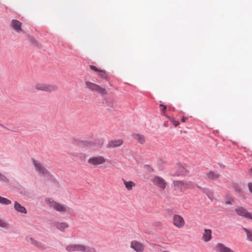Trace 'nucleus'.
I'll use <instances>...</instances> for the list:
<instances>
[{
    "label": "nucleus",
    "mask_w": 252,
    "mask_h": 252,
    "mask_svg": "<svg viewBox=\"0 0 252 252\" xmlns=\"http://www.w3.org/2000/svg\"><path fill=\"white\" fill-rule=\"evenodd\" d=\"M76 143L80 147L97 149L100 148L102 147L104 143V140L102 138H98L95 140L94 142L91 141L77 140Z\"/></svg>",
    "instance_id": "f257e3e1"
},
{
    "label": "nucleus",
    "mask_w": 252,
    "mask_h": 252,
    "mask_svg": "<svg viewBox=\"0 0 252 252\" xmlns=\"http://www.w3.org/2000/svg\"><path fill=\"white\" fill-rule=\"evenodd\" d=\"M85 84L86 88L92 91L96 92L102 96L107 94L106 89L101 87L98 85L89 81H86Z\"/></svg>",
    "instance_id": "f03ea898"
},
{
    "label": "nucleus",
    "mask_w": 252,
    "mask_h": 252,
    "mask_svg": "<svg viewBox=\"0 0 252 252\" xmlns=\"http://www.w3.org/2000/svg\"><path fill=\"white\" fill-rule=\"evenodd\" d=\"M46 201L50 207H53L57 211L65 212L66 211L65 205L60 204L51 198L46 199Z\"/></svg>",
    "instance_id": "7ed1b4c3"
},
{
    "label": "nucleus",
    "mask_w": 252,
    "mask_h": 252,
    "mask_svg": "<svg viewBox=\"0 0 252 252\" xmlns=\"http://www.w3.org/2000/svg\"><path fill=\"white\" fill-rule=\"evenodd\" d=\"M186 164L178 163L176 170L175 173H171V175L173 176H185L189 170L186 168Z\"/></svg>",
    "instance_id": "20e7f679"
},
{
    "label": "nucleus",
    "mask_w": 252,
    "mask_h": 252,
    "mask_svg": "<svg viewBox=\"0 0 252 252\" xmlns=\"http://www.w3.org/2000/svg\"><path fill=\"white\" fill-rule=\"evenodd\" d=\"M35 88L39 91L52 92L56 91L58 87L56 85L37 83L36 84Z\"/></svg>",
    "instance_id": "39448f33"
},
{
    "label": "nucleus",
    "mask_w": 252,
    "mask_h": 252,
    "mask_svg": "<svg viewBox=\"0 0 252 252\" xmlns=\"http://www.w3.org/2000/svg\"><path fill=\"white\" fill-rule=\"evenodd\" d=\"M32 160L36 171L44 176H47L50 175L49 172L40 163H38L35 159L32 158Z\"/></svg>",
    "instance_id": "423d86ee"
},
{
    "label": "nucleus",
    "mask_w": 252,
    "mask_h": 252,
    "mask_svg": "<svg viewBox=\"0 0 252 252\" xmlns=\"http://www.w3.org/2000/svg\"><path fill=\"white\" fill-rule=\"evenodd\" d=\"M32 160L36 171L44 176H47L50 175L49 172L40 163H38L35 159L32 158Z\"/></svg>",
    "instance_id": "0eeeda50"
},
{
    "label": "nucleus",
    "mask_w": 252,
    "mask_h": 252,
    "mask_svg": "<svg viewBox=\"0 0 252 252\" xmlns=\"http://www.w3.org/2000/svg\"><path fill=\"white\" fill-rule=\"evenodd\" d=\"M235 212L240 216L252 220V214L243 207H239L235 209Z\"/></svg>",
    "instance_id": "6e6552de"
},
{
    "label": "nucleus",
    "mask_w": 252,
    "mask_h": 252,
    "mask_svg": "<svg viewBox=\"0 0 252 252\" xmlns=\"http://www.w3.org/2000/svg\"><path fill=\"white\" fill-rule=\"evenodd\" d=\"M10 26L17 33L24 32L23 29L22 28V23L17 20H12L10 23Z\"/></svg>",
    "instance_id": "1a4fd4ad"
},
{
    "label": "nucleus",
    "mask_w": 252,
    "mask_h": 252,
    "mask_svg": "<svg viewBox=\"0 0 252 252\" xmlns=\"http://www.w3.org/2000/svg\"><path fill=\"white\" fill-rule=\"evenodd\" d=\"M106 161L102 156L93 157L88 159V162L94 165H97L103 163Z\"/></svg>",
    "instance_id": "9d476101"
},
{
    "label": "nucleus",
    "mask_w": 252,
    "mask_h": 252,
    "mask_svg": "<svg viewBox=\"0 0 252 252\" xmlns=\"http://www.w3.org/2000/svg\"><path fill=\"white\" fill-rule=\"evenodd\" d=\"M152 182L154 183L155 185L158 186L159 188L164 189L166 188V182L161 177L159 176H155L153 179Z\"/></svg>",
    "instance_id": "9b49d317"
},
{
    "label": "nucleus",
    "mask_w": 252,
    "mask_h": 252,
    "mask_svg": "<svg viewBox=\"0 0 252 252\" xmlns=\"http://www.w3.org/2000/svg\"><path fill=\"white\" fill-rule=\"evenodd\" d=\"M65 249L68 252L73 251H85V246L82 245H69L66 247Z\"/></svg>",
    "instance_id": "f8f14e48"
},
{
    "label": "nucleus",
    "mask_w": 252,
    "mask_h": 252,
    "mask_svg": "<svg viewBox=\"0 0 252 252\" xmlns=\"http://www.w3.org/2000/svg\"><path fill=\"white\" fill-rule=\"evenodd\" d=\"M173 224L178 228L182 227L185 224V221L182 217L179 215L173 216Z\"/></svg>",
    "instance_id": "ddd939ff"
},
{
    "label": "nucleus",
    "mask_w": 252,
    "mask_h": 252,
    "mask_svg": "<svg viewBox=\"0 0 252 252\" xmlns=\"http://www.w3.org/2000/svg\"><path fill=\"white\" fill-rule=\"evenodd\" d=\"M130 247L136 252H142L144 250L143 244L136 241H131Z\"/></svg>",
    "instance_id": "4468645a"
},
{
    "label": "nucleus",
    "mask_w": 252,
    "mask_h": 252,
    "mask_svg": "<svg viewBox=\"0 0 252 252\" xmlns=\"http://www.w3.org/2000/svg\"><path fill=\"white\" fill-rule=\"evenodd\" d=\"M220 176V174L217 172L211 171L206 174L205 178L207 180L215 181L217 180Z\"/></svg>",
    "instance_id": "2eb2a0df"
},
{
    "label": "nucleus",
    "mask_w": 252,
    "mask_h": 252,
    "mask_svg": "<svg viewBox=\"0 0 252 252\" xmlns=\"http://www.w3.org/2000/svg\"><path fill=\"white\" fill-rule=\"evenodd\" d=\"M123 140L121 139H119L118 140H112L108 142L107 147L108 148L118 147L122 145L123 144Z\"/></svg>",
    "instance_id": "dca6fc26"
},
{
    "label": "nucleus",
    "mask_w": 252,
    "mask_h": 252,
    "mask_svg": "<svg viewBox=\"0 0 252 252\" xmlns=\"http://www.w3.org/2000/svg\"><path fill=\"white\" fill-rule=\"evenodd\" d=\"M14 208L17 212L25 214L27 213V211L26 208L24 206L21 205L17 201H15Z\"/></svg>",
    "instance_id": "f3484780"
},
{
    "label": "nucleus",
    "mask_w": 252,
    "mask_h": 252,
    "mask_svg": "<svg viewBox=\"0 0 252 252\" xmlns=\"http://www.w3.org/2000/svg\"><path fill=\"white\" fill-rule=\"evenodd\" d=\"M212 238V231L210 229H205L202 239L204 242H208Z\"/></svg>",
    "instance_id": "a211bd4d"
},
{
    "label": "nucleus",
    "mask_w": 252,
    "mask_h": 252,
    "mask_svg": "<svg viewBox=\"0 0 252 252\" xmlns=\"http://www.w3.org/2000/svg\"><path fill=\"white\" fill-rule=\"evenodd\" d=\"M218 251L219 252H233L230 248L225 246L222 243H218L216 245Z\"/></svg>",
    "instance_id": "6ab92c4d"
},
{
    "label": "nucleus",
    "mask_w": 252,
    "mask_h": 252,
    "mask_svg": "<svg viewBox=\"0 0 252 252\" xmlns=\"http://www.w3.org/2000/svg\"><path fill=\"white\" fill-rule=\"evenodd\" d=\"M174 186L175 188L178 189L182 190V186L185 185L187 187H189L190 184L189 183H187L182 181H173Z\"/></svg>",
    "instance_id": "aec40b11"
},
{
    "label": "nucleus",
    "mask_w": 252,
    "mask_h": 252,
    "mask_svg": "<svg viewBox=\"0 0 252 252\" xmlns=\"http://www.w3.org/2000/svg\"><path fill=\"white\" fill-rule=\"evenodd\" d=\"M131 136L135 140H137L140 144H142L145 142L144 136L140 134L133 133Z\"/></svg>",
    "instance_id": "412c9836"
},
{
    "label": "nucleus",
    "mask_w": 252,
    "mask_h": 252,
    "mask_svg": "<svg viewBox=\"0 0 252 252\" xmlns=\"http://www.w3.org/2000/svg\"><path fill=\"white\" fill-rule=\"evenodd\" d=\"M55 226H56L57 228L63 232L64 231L65 228L68 227V225L65 222H56L55 224Z\"/></svg>",
    "instance_id": "4be33fe9"
},
{
    "label": "nucleus",
    "mask_w": 252,
    "mask_h": 252,
    "mask_svg": "<svg viewBox=\"0 0 252 252\" xmlns=\"http://www.w3.org/2000/svg\"><path fill=\"white\" fill-rule=\"evenodd\" d=\"M233 189L240 195L243 193V190L240 186L237 183H233L232 184Z\"/></svg>",
    "instance_id": "5701e85b"
},
{
    "label": "nucleus",
    "mask_w": 252,
    "mask_h": 252,
    "mask_svg": "<svg viewBox=\"0 0 252 252\" xmlns=\"http://www.w3.org/2000/svg\"><path fill=\"white\" fill-rule=\"evenodd\" d=\"M98 73V76H99L103 79H104L106 81H108V79L107 77V75L108 74V72H107L104 70L100 69V71Z\"/></svg>",
    "instance_id": "b1692460"
},
{
    "label": "nucleus",
    "mask_w": 252,
    "mask_h": 252,
    "mask_svg": "<svg viewBox=\"0 0 252 252\" xmlns=\"http://www.w3.org/2000/svg\"><path fill=\"white\" fill-rule=\"evenodd\" d=\"M124 182L126 188L129 190H131L132 189V187L135 186V184L132 181H126L124 180Z\"/></svg>",
    "instance_id": "393cba45"
},
{
    "label": "nucleus",
    "mask_w": 252,
    "mask_h": 252,
    "mask_svg": "<svg viewBox=\"0 0 252 252\" xmlns=\"http://www.w3.org/2000/svg\"><path fill=\"white\" fill-rule=\"evenodd\" d=\"M0 203L2 205H8L11 203V201L6 198L0 196Z\"/></svg>",
    "instance_id": "a878e982"
},
{
    "label": "nucleus",
    "mask_w": 252,
    "mask_h": 252,
    "mask_svg": "<svg viewBox=\"0 0 252 252\" xmlns=\"http://www.w3.org/2000/svg\"><path fill=\"white\" fill-rule=\"evenodd\" d=\"M30 239L32 244L37 247V248H42L43 244L41 242H38L32 238H31Z\"/></svg>",
    "instance_id": "bb28decb"
},
{
    "label": "nucleus",
    "mask_w": 252,
    "mask_h": 252,
    "mask_svg": "<svg viewBox=\"0 0 252 252\" xmlns=\"http://www.w3.org/2000/svg\"><path fill=\"white\" fill-rule=\"evenodd\" d=\"M0 181L7 183L9 180L5 175L0 173Z\"/></svg>",
    "instance_id": "cd10ccee"
},
{
    "label": "nucleus",
    "mask_w": 252,
    "mask_h": 252,
    "mask_svg": "<svg viewBox=\"0 0 252 252\" xmlns=\"http://www.w3.org/2000/svg\"><path fill=\"white\" fill-rule=\"evenodd\" d=\"M205 193L207 195V196L210 199H211V200H213V193L211 190L208 189L207 191Z\"/></svg>",
    "instance_id": "c85d7f7f"
},
{
    "label": "nucleus",
    "mask_w": 252,
    "mask_h": 252,
    "mask_svg": "<svg viewBox=\"0 0 252 252\" xmlns=\"http://www.w3.org/2000/svg\"><path fill=\"white\" fill-rule=\"evenodd\" d=\"M247 240L250 241H252V230H250L248 233H247Z\"/></svg>",
    "instance_id": "c756f323"
},
{
    "label": "nucleus",
    "mask_w": 252,
    "mask_h": 252,
    "mask_svg": "<svg viewBox=\"0 0 252 252\" xmlns=\"http://www.w3.org/2000/svg\"><path fill=\"white\" fill-rule=\"evenodd\" d=\"M160 107H162V109L161 110L162 113H164L165 111L167 109V105L163 104V103H161L159 104Z\"/></svg>",
    "instance_id": "7c9ffc66"
},
{
    "label": "nucleus",
    "mask_w": 252,
    "mask_h": 252,
    "mask_svg": "<svg viewBox=\"0 0 252 252\" xmlns=\"http://www.w3.org/2000/svg\"><path fill=\"white\" fill-rule=\"evenodd\" d=\"M164 116L166 118L169 119V120L173 124L174 122L175 121V119L174 117L169 116L168 115H167L166 114H164Z\"/></svg>",
    "instance_id": "2f4dec72"
},
{
    "label": "nucleus",
    "mask_w": 252,
    "mask_h": 252,
    "mask_svg": "<svg viewBox=\"0 0 252 252\" xmlns=\"http://www.w3.org/2000/svg\"><path fill=\"white\" fill-rule=\"evenodd\" d=\"M7 224L3 220L0 219V226L5 228L7 227Z\"/></svg>",
    "instance_id": "473e14b6"
},
{
    "label": "nucleus",
    "mask_w": 252,
    "mask_h": 252,
    "mask_svg": "<svg viewBox=\"0 0 252 252\" xmlns=\"http://www.w3.org/2000/svg\"><path fill=\"white\" fill-rule=\"evenodd\" d=\"M90 68L92 69V70H94V71L95 72H99L100 71V69L99 68L96 67L94 65H90Z\"/></svg>",
    "instance_id": "72a5a7b5"
},
{
    "label": "nucleus",
    "mask_w": 252,
    "mask_h": 252,
    "mask_svg": "<svg viewBox=\"0 0 252 252\" xmlns=\"http://www.w3.org/2000/svg\"><path fill=\"white\" fill-rule=\"evenodd\" d=\"M248 187L250 192L252 193V183L250 182L248 184Z\"/></svg>",
    "instance_id": "f704fd0d"
},
{
    "label": "nucleus",
    "mask_w": 252,
    "mask_h": 252,
    "mask_svg": "<svg viewBox=\"0 0 252 252\" xmlns=\"http://www.w3.org/2000/svg\"><path fill=\"white\" fill-rule=\"evenodd\" d=\"M197 188L200 190H201L203 193H205L207 190L208 189H206V188H202L199 186H197Z\"/></svg>",
    "instance_id": "c9c22d12"
},
{
    "label": "nucleus",
    "mask_w": 252,
    "mask_h": 252,
    "mask_svg": "<svg viewBox=\"0 0 252 252\" xmlns=\"http://www.w3.org/2000/svg\"><path fill=\"white\" fill-rule=\"evenodd\" d=\"M230 200H226L225 201V204L226 205H232V202H231V200H233V199L231 197H230Z\"/></svg>",
    "instance_id": "e433bc0d"
},
{
    "label": "nucleus",
    "mask_w": 252,
    "mask_h": 252,
    "mask_svg": "<svg viewBox=\"0 0 252 252\" xmlns=\"http://www.w3.org/2000/svg\"><path fill=\"white\" fill-rule=\"evenodd\" d=\"M180 122L179 121L176 120L173 123V125L175 126H179L180 125Z\"/></svg>",
    "instance_id": "4c0bfd02"
},
{
    "label": "nucleus",
    "mask_w": 252,
    "mask_h": 252,
    "mask_svg": "<svg viewBox=\"0 0 252 252\" xmlns=\"http://www.w3.org/2000/svg\"><path fill=\"white\" fill-rule=\"evenodd\" d=\"M188 119V117H186L185 116H183L182 118H181V121L182 123H185L186 121V120H187Z\"/></svg>",
    "instance_id": "58836bf2"
},
{
    "label": "nucleus",
    "mask_w": 252,
    "mask_h": 252,
    "mask_svg": "<svg viewBox=\"0 0 252 252\" xmlns=\"http://www.w3.org/2000/svg\"><path fill=\"white\" fill-rule=\"evenodd\" d=\"M242 230H243L245 232H246V234H247V233H248L251 230L250 229H249L247 228L243 227H242Z\"/></svg>",
    "instance_id": "ea45409f"
},
{
    "label": "nucleus",
    "mask_w": 252,
    "mask_h": 252,
    "mask_svg": "<svg viewBox=\"0 0 252 252\" xmlns=\"http://www.w3.org/2000/svg\"><path fill=\"white\" fill-rule=\"evenodd\" d=\"M219 165L221 168H224L225 167V165L221 163H219Z\"/></svg>",
    "instance_id": "a19ab883"
},
{
    "label": "nucleus",
    "mask_w": 252,
    "mask_h": 252,
    "mask_svg": "<svg viewBox=\"0 0 252 252\" xmlns=\"http://www.w3.org/2000/svg\"><path fill=\"white\" fill-rule=\"evenodd\" d=\"M163 126H165V127H167L168 126V123H164Z\"/></svg>",
    "instance_id": "79ce46f5"
},
{
    "label": "nucleus",
    "mask_w": 252,
    "mask_h": 252,
    "mask_svg": "<svg viewBox=\"0 0 252 252\" xmlns=\"http://www.w3.org/2000/svg\"><path fill=\"white\" fill-rule=\"evenodd\" d=\"M84 252H91V250H90V249H88L87 251L85 250V251Z\"/></svg>",
    "instance_id": "37998d69"
},
{
    "label": "nucleus",
    "mask_w": 252,
    "mask_h": 252,
    "mask_svg": "<svg viewBox=\"0 0 252 252\" xmlns=\"http://www.w3.org/2000/svg\"><path fill=\"white\" fill-rule=\"evenodd\" d=\"M250 172L252 174V167L250 169Z\"/></svg>",
    "instance_id": "c03bdc74"
},
{
    "label": "nucleus",
    "mask_w": 252,
    "mask_h": 252,
    "mask_svg": "<svg viewBox=\"0 0 252 252\" xmlns=\"http://www.w3.org/2000/svg\"><path fill=\"white\" fill-rule=\"evenodd\" d=\"M0 126H1L2 127H4V126H3L2 125L0 124Z\"/></svg>",
    "instance_id": "a18cd8bd"
},
{
    "label": "nucleus",
    "mask_w": 252,
    "mask_h": 252,
    "mask_svg": "<svg viewBox=\"0 0 252 252\" xmlns=\"http://www.w3.org/2000/svg\"><path fill=\"white\" fill-rule=\"evenodd\" d=\"M233 143L234 144H237V143H236V142H233Z\"/></svg>",
    "instance_id": "49530a36"
},
{
    "label": "nucleus",
    "mask_w": 252,
    "mask_h": 252,
    "mask_svg": "<svg viewBox=\"0 0 252 252\" xmlns=\"http://www.w3.org/2000/svg\"><path fill=\"white\" fill-rule=\"evenodd\" d=\"M146 166L148 167H150V166L149 165H146Z\"/></svg>",
    "instance_id": "de8ad7c7"
},
{
    "label": "nucleus",
    "mask_w": 252,
    "mask_h": 252,
    "mask_svg": "<svg viewBox=\"0 0 252 252\" xmlns=\"http://www.w3.org/2000/svg\"><path fill=\"white\" fill-rule=\"evenodd\" d=\"M154 170V169L153 168H151V172L153 171Z\"/></svg>",
    "instance_id": "09e8293b"
},
{
    "label": "nucleus",
    "mask_w": 252,
    "mask_h": 252,
    "mask_svg": "<svg viewBox=\"0 0 252 252\" xmlns=\"http://www.w3.org/2000/svg\"><path fill=\"white\" fill-rule=\"evenodd\" d=\"M109 84H110V86H111V85H111V84H110V82H109Z\"/></svg>",
    "instance_id": "8fccbe9b"
}]
</instances>
